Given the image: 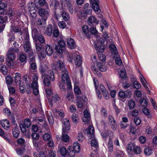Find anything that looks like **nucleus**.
Wrapping results in <instances>:
<instances>
[{
    "instance_id": "1a4fd4ad",
    "label": "nucleus",
    "mask_w": 157,
    "mask_h": 157,
    "mask_svg": "<svg viewBox=\"0 0 157 157\" xmlns=\"http://www.w3.org/2000/svg\"><path fill=\"white\" fill-rule=\"evenodd\" d=\"M48 98L49 102L51 106H53L54 103L60 100L59 96L57 94H54L51 98H49L48 97Z\"/></svg>"
},
{
    "instance_id": "4be33fe9",
    "label": "nucleus",
    "mask_w": 157,
    "mask_h": 157,
    "mask_svg": "<svg viewBox=\"0 0 157 157\" xmlns=\"http://www.w3.org/2000/svg\"><path fill=\"white\" fill-rule=\"evenodd\" d=\"M33 82L31 84V88L33 89L34 88H35L36 87H38V85L37 83V81H38V76L35 75L33 76Z\"/></svg>"
},
{
    "instance_id": "603ef678",
    "label": "nucleus",
    "mask_w": 157,
    "mask_h": 157,
    "mask_svg": "<svg viewBox=\"0 0 157 157\" xmlns=\"http://www.w3.org/2000/svg\"><path fill=\"white\" fill-rule=\"evenodd\" d=\"M62 17L65 21H67L70 18L69 14L66 12H63L62 13Z\"/></svg>"
},
{
    "instance_id": "7c9ffc66",
    "label": "nucleus",
    "mask_w": 157,
    "mask_h": 157,
    "mask_svg": "<svg viewBox=\"0 0 157 157\" xmlns=\"http://www.w3.org/2000/svg\"><path fill=\"white\" fill-rule=\"evenodd\" d=\"M46 19H44V18H43L42 19L38 18L36 21V23L38 26L44 25L46 22Z\"/></svg>"
},
{
    "instance_id": "4468645a",
    "label": "nucleus",
    "mask_w": 157,
    "mask_h": 157,
    "mask_svg": "<svg viewBox=\"0 0 157 157\" xmlns=\"http://www.w3.org/2000/svg\"><path fill=\"white\" fill-rule=\"evenodd\" d=\"M99 21L97 20L95 17L92 16L89 17L88 20V22L89 25L92 24L97 25L98 24Z\"/></svg>"
},
{
    "instance_id": "423d86ee",
    "label": "nucleus",
    "mask_w": 157,
    "mask_h": 157,
    "mask_svg": "<svg viewBox=\"0 0 157 157\" xmlns=\"http://www.w3.org/2000/svg\"><path fill=\"white\" fill-rule=\"evenodd\" d=\"M35 46L36 51L43 58H44L46 57V54L44 52L42 51L43 45L40 43H37L36 41Z\"/></svg>"
},
{
    "instance_id": "79ce46f5",
    "label": "nucleus",
    "mask_w": 157,
    "mask_h": 157,
    "mask_svg": "<svg viewBox=\"0 0 157 157\" xmlns=\"http://www.w3.org/2000/svg\"><path fill=\"white\" fill-rule=\"evenodd\" d=\"M117 157H124L125 155L123 152L120 150H117L114 153Z\"/></svg>"
},
{
    "instance_id": "6e6552de",
    "label": "nucleus",
    "mask_w": 157,
    "mask_h": 157,
    "mask_svg": "<svg viewBox=\"0 0 157 157\" xmlns=\"http://www.w3.org/2000/svg\"><path fill=\"white\" fill-rule=\"evenodd\" d=\"M38 14L40 16L44 18V19H47L49 16V11L45 9L40 8L39 10Z\"/></svg>"
},
{
    "instance_id": "72a5a7b5",
    "label": "nucleus",
    "mask_w": 157,
    "mask_h": 157,
    "mask_svg": "<svg viewBox=\"0 0 157 157\" xmlns=\"http://www.w3.org/2000/svg\"><path fill=\"white\" fill-rule=\"evenodd\" d=\"M21 78L20 74L19 73H16L14 77V81L17 85H18V84L21 83Z\"/></svg>"
},
{
    "instance_id": "680f3d73",
    "label": "nucleus",
    "mask_w": 157,
    "mask_h": 157,
    "mask_svg": "<svg viewBox=\"0 0 157 157\" xmlns=\"http://www.w3.org/2000/svg\"><path fill=\"white\" fill-rule=\"evenodd\" d=\"M37 40H38L40 44H43L45 42L44 38L42 35H39L37 37Z\"/></svg>"
},
{
    "instance_id": "13d9d810",
    "label": "nucleus",
    "mask_w": 157,
    "mask_h": 157,
    "mask_svg": "<svg viewBox=\"0 0 157 157\" xmlns=\"http://www.w3.org/2000/svg\"><path fill=\"white\" fill-rule=\"evenodd\" d=\"M93 4L92 6V8L94 11L98 12V11L100 10L99 4L97 3V4Z\"/></svg>"
},
{
    "instance_id": "f704fd0d",
    "label": "nucleus",
    "mask_w": 157,
    "mask_h": 157,
    "mask_svg": "<svg viewBox=\"0 0 157 157\" xmlns=\"http://www.w3.org/2000/svg\"><path fill=\"white\" fill-rule=\"evenodd\" d=\"M13 45H15L14 46V48H10L9 49V50L13 52H18L19 51V50L17 48L18 46V44L16 42H15L13 43Z\"/></svg>"
},
{
    "instance_id": "a211bd4d",
    "label": "nucleus",
    "mask_w": 157,
    "mask_h": 157,
    "mask_svg": "<svg viewBox=\"0 0 157 157\" xmlns=\"http://www.w3.org/2000/svg\"><path fill=\"white\" fill-rule=\"evenodd\" d=\"M87 130V133L89 135V137H90V139L94 137V129L93 127L92 126H90L88 128Z\"/></svg>"
},
{
    "instance_id": "774afa93",
    "label": "nucleus",
    "mask_w": 157,
    "mask_h": 157,
    "mask_svg": "<svg viewBox=\"0 0 157 157\" xmlns=\"http://www.w3.org/2000/svg\"><path fill=\"white\" fill-rule=\"evenodd\" d=\"M82 30L85 34H87L89 32V28L88 26L84 25L82 28Z\"/></svg>"
},
{
    "instance_id": "6ab92c4d",
    "label": "nucleus",
    "mask_w": 157,
    "mask_h": 157,
    "mask_svg": "<svg viewBox=\"0 0 157 157\" xmlns=\"http://www.w3.org/2000/svg\"><path fill=\"white\" fill-rule=\"evenodd\" d=\"M43 79V82L44 85L49 86L51 85V83L49 79V77L48 75H42Z\"/></svg>"
},
{
    "instance_id": "37998d69",
    "label": "nucleus",
    "mask_w": 157,
    "mask_h": 157,
    "mask_svg": "<svg viewBox=\"0 0 157 157\" xmlns=\"http://www.w3.org/2000/svg\"><path fill=\"white\" fill-rule=\"evenodd\" d=\"M91 69L96 75H98L99 77L101 76V74L100 72L97 70L94 66H92L91 67Z\"/></svg>"
},
{
    "instance_id": "c03bdc74",
    "label": "nucleus",
    "mask_w": 157,
    "mask_h": 157,
    "mask_svg": "<svg viewBox=\"0 0 157 157\" xmlns=\"http://www.w3.org/2000/svg\"><path fill=\"white\" fill-rule=\"evenodd\" d=\"M128 105L130 110L133 109L136 105L135 101L132 100L128 101Z\"/></svg>"
},
{
    "instance_id": "5701e85b",
    "label": "nucleus",
    "mask_w": 157,
    "mask_h": 157,
    "mask_svg": "<svg viewBox=\"0 0 157 157\" xmlns=\"http://www.w3.org/2000/svg\"><path fill=\"white\" fill-rule=\"evenodd\" d=\"M32 35L33 39L36 41L37 37L39 35V33L36 28H32Z\"/></svg>"
},
{
    "instance_id": "864d4df0",
    "label": "nucleus",
    "mask_w": 157,
    "mask_h": 157,
    "mask_svg": "<svg viewBox=\"0 0 157 157\" xmlns=\"http://www.w3.org/2000/svg\"><path fill=\"white\" fill-rule=\"evenodd\" d=\"M60 33L58 29L55 28L53 29L52 32L53 36L55 37H57L59 34Z\"/></svg>"
},
{
    "instance_id": "473e14b6",
    "label": "nucleus",
    "mask_w": 157,
    "mask_h": 157,
    "mask_svg": "<svg viewBox=\"0 0 157 157\" xmlns=\"http://www.w3.org/2000/svg\"><path fill=\"white\" fill-rule=\"evenodd\" d=\"M108 151L110 152H112L113 151V141L110 138L108 143Z\"/></svg>"
},
{
    "instance_id": "39448f33",
    "label": "nucleus",
    "mask_w": 157,
    "mask_h": 157,
    "mask_svg": "<svg viewBox=\"0 0 157 157\" xmlns=\"http://www.w3.org/2000/svg\"><path fill=\"white\" fill-rule=\"evenodd\" d=\"M132 94L131 91L129 90H127L125 91L121 90L118 93L119 96L123 99L130 98Z\"/></svg>"
},
{
    "instance_id": "cd10ccee",
    "label": "nucleus",
    "mask_w": 157,
    "mask_h": 157,
    "mask_svg": "<svg viewBox=\"0 0 157 157\" xmlns=\"http://www.w3.org/2000/svg\"><path fill=\"white\" fill-rule=\"evenodd\" d=\"M15 56L13 52L9 50L7 55V57L6 59L14 60Z\"/></svg>"
},
{
    "instance_id": "c9c22d12",
    "label": "nucleus",
    "mask_w": 157,
    "mask_h": 157,
    "mask_svg": "<svg viewBox=\"0 0 157 157\" xmlns=\"http://www.w3.org/2000/svg\"><path fill=\"white\" fill-rule=\"evenodd\" d=\"M48 66H47L46 65L44 66H41L40 67V68H39V71L42 74V75H46L44 74V73L46 72V71L48 70Z\"/></svg>"
},
{
    "instance_id": "9d476101",
    "label": "nucleus",
    "mask_w": 157,
    "mask_h": 157,
    "mask_svg": "<svg viewBox=\"0 0 157 157\" xmlns=\"http://www.w3.org/2000/svg\"><path fill=\"white\" fill-rule=\"evenodd\" d=\"M77 107L79 108H81L83 107V103L82 101H85V97L84 96H78L77 97Z\"/></svg>"
},
{
    "instance_id": "2f4dec72",
    "label": "nucleus",
    "mask_w": 157,
    "mask_h": 157,
    "mask_svg": "<svg viewBox=\"0 0 157 157\" xmlns=\"http://www.w3.org/2000/svg\"><path fill=\"white\" fill-rule=\"evenodd\" d=\"M135 145L134 143H129L127 146V150L128 152H130L132 151V149L135 147Z\"/></svg>"
},
{
    "instance_id": "0e129e2a",
    "label": "nucleus",
    "mask_w": 157,
    "mask_h": 157,
    "mask_svg": "<svg viewBox=\"0 0 157 157\" xmlns=\"http://www.w3.org/2000/svg\"><path fill=\"white\" fill-rule=\"evenodd\" d=\"M77 138L79 141L82 142L84 139V137L83 134L82 132H79L78 133Z\"/></svg>"
},
{
    "instance_id": "2eb2a0df",
    "label": "nucleus",
    "mask_w": 157,
    "mask_h": 157,
    "mask_svg": "<svg viewBox=\"0 0 157 157\" xmlns=\"http://www.w3.org/2000/svg\"><path fill=\"white\" fill-rule=\"evenodd\" d=\"M46 55L47 54L48 56H51L53 53V49L52 46L49 44H47L45 46Z\"/></svg>"
},
{
    "instance_id": "49530a36",
    "label": "nucleus",
    "mask_w": 157,
    "mask_h": 157,
    "mask_svg": "<svg viewBox=\"0 0 157 157\" xmlns=\"http://www.w3.org/2000/svg\"><path fill=\"white\" fill-rule=\"evenodd\" d=\"M8 19V17L7 16L3 15V16H0V23L3 24L6 22Z\"/></svg>"
},
{
    "instance_id": "052dcab7",
    "label": "nucleus",
    "mask_w": 157,
    "mask_h": 157,
    "mask_svg": "<svg viewBox=\"0 0 157 157\" xmlns=\"http://www.w3.org/2000/svg\"><path fill=\"white\" fill-rule=\"evenodd\" d=\"M11 27L12 30L14 32L17 33L21 32V29L18 28L15 25H12Z\"/></svg>"
},
{
    "instance_id": "4d7b16f0",
    "label": "nucleus",
    "mask_w": 157,
    "mask_h": 157,
    "mask_svg": "<svg viewBox=\"0 0 157 157\" xmlns=\"http://www.w3.org/2000/svg\"><path fill=\"white\" fill-rule=\"evenodd\" d=\"M56 153L55 151L49 150L48 153V157H56Z\"/></svg>"
},
{
    "instance_id": "e2e57ef3",
    "label": "nucleus",
    "mask_w": 157,
    "mask_h": 157,
    "mask_svg": "<svg viewBox=\"0 0 157 157\" xmlns=\"http://www.w3.org/2000/svg\"><path fill=\"white\" fill-rule=\"evenodd\" d=\"M43 138L44 140L45 141L49 140L52 139L51 138L50 136L48 133H45L43 135Z\"/></svg>"
},
{
    "instance_id": "c756f323",
    "label": "nucleus",
    "mask_w": 157,
    "mask_h": 157,
    "mask_svg": "<svg viewBox=\"0 0 157 157\" xmlns=\"http://www.w3.org/2000/svg\"><path fill=\"white\" fill-rule=\"evenodd\" d=\"M94 138H93V139L91 140V144L92 147L95 148L94 150V151L96 150L97 148L98 147V144L97 141Z\"/></svg>"
},
{
    "instance_id": "20e7f679",
    "label": "nucleus",
    "mask_w": 157,
    "mask_h": 157,
    "mask_svg": "<svg viewBox=\"0 0 157 157\" xmlns=\"http://www.w3.org/2000/svg\"><path fill=\"white\" fill-rule=\"evenodd\" d=\"M54 69H55V71H58L60 73H62V72L67 70L63 63L61 60H58L56 62V63L55 67V69H54V67L52 69L53 70Z\"/></svg>"
},
{
    "instance_id": "4c0bfd02",
    "label": "nucleus",
    "mask_w": 157,
    "mask_h": 157,
    "mask_svg": "<svg viewBox=\"0 0 157 157\" xmlns=\"http://www.w3.org/2000/svg\"><path fill=\"white\" fill-rule=\"evenodd\" d=\"M0 71H1L4 75H6L8 72L7 68L5 65H0Z\"/></svg>"
},
{
    "instance_id": "aec40b11",
    "label": "nucleus",
    "mask_w": 157,
    "mask_h": 157,
    "mask_svg": "<svg viewBox=\"0 0 157 157\" xmlns=\"http://www.w3.org/2000/svg\"><path fill=\"white\" fill-rule=\"evenodd\" d=\"M2 126L5 129L8 130L10 127V123L7 120H3L0 122Z\"/></svg>"
},
{
    "instance_id": "09e8293b",
    "label": "nucleus",
    "mask_w": 157,
    "mask_h": 157,
    "mask_svg": "<svg viewBox=\"0 0 157 157\" xmlns=\"http://www.w3.org/2000/svg\"><path fill=\"white\" fill-rule=\"evenodd\" d=\"M144 152L145 154L147 155H149L152 153V150L149 147H146L144 148Z\"/></svg>"
},
{
    "instance_id": "bf43d9fd",
    "label": "nucleus",
    "mask_w": 157,
    "mask_h": 157,
    "mask_svg": "<svg viewBox=\"0 0 157 157\" xmlns=\"http://www.w3.org/2000/svg\"><path fill=\"white\" fill-rule=\"evenodd\" d=\"M101 114L105 117H106L107 115V112L106 109L102 107L101 110Z\"/></svg>"
},
{
    "instance_id": "c85d7f7f",
    "label": "nucleus",
    "mask_w": 157,
    "mask_h": 157,
    "mask_svg": "<svg viewBox=\"0 0 157 157\" xmlns=\"http://www.w3.org/2000/svg\"><path fill=\"white\" fill-rule=\"evenodd\" d=\"M33 142L34 146L37 148H40L43 144V142L41 141H36L33 140Z\"/></svg>"
},
{
    "instance_id": "a878e982",
    "label": "nucleus",
    "mask_w": 157,
    "mask_h": 157,
    "mask_svg": "<svg viewBox=\"0 0 157 157\" xmlns=\"http://www.w3.org/2000/svg\"><path fill=\"white\" fill-rule=\"evenodd\" d=\"M63 124L64 128L66 130L68 131L70 129V126L68 119L65 118L63 120Z\"/></svg>"
},
{
    "instance_id": "7ed1b4c3",
    "label": "nucleus",
    "mask_w": 157,
    "mask_h": 157,
    "mask_svg": "<svg viewBox=\"0 0 157 157\" xmlns=\"http://www.w3.org/2000/svg\"><path fill=\"white\" fill-rule=\"evenodd\" d=\"M65 46V44L64 40H60L56 46L55 49L58 53L61 54L64 51Z\"/></svg>"
},
{
    "instance_id": "bb28decb",
    "label": "nucleus",
    "mask_w": 157,
    "mask_h": 157,
    "mask_svg": "<svg viewBox=\"0 0 157 157\" xmlns=\"http://www.w3.org/2000/svg\"><path fill=\"white\" fill-rule=\"evenodd\" d=\"M67 149L68 150L67 151V153H68L70 157H73L76 152L74 151V149L72 147V146H69Z\"/></svg>"
},
{
    "instance_id": "a18cd8bd",
    "label": "nucleus",
    "mask_w": 157,
    "mask_h": 157,
    "mask_svg": "<svg viewBox=\"0 0 157 157\" xmlns=\"http://www.w3.org/2000/svg\"><path fill=\"white\" fill-rule=\"evenodd\" d=\"M16 13H18L17 11L13 9L9 10L8 12V15L10 17H15Z\"/></svg>"
},
{
    "instance_id": "b1692460",
    "label": "nucleus",
    "mask_w": 157,
    "mask_h": 157,
    "mask_svg": "<svg viewBox=\"0 0 157 157\" xmlns=\"http://www.w3.org/2000/svg\"><path fill=\"white\" fill-rule=\"evenodd\" d=\"M67 43L68 45L71 48H74L75 47V45L74 40L70 38L67 40Z\"/></svg>"
},
{
    "instance_id": "e433bc0d",
    "label": "nucleus",
    "mask_w": 157,
    "mask_h": 157,
    "mask_svg": "<svg viewBox=\"0 0 157 157\" xmlns=\"http://www.w3.org/2000/svg\"><path fill=\"white\" fill-rule=\"evenodd\" d=\"M72 147L76 153H78L80 150V147L78 142H75L73 144Z\"/></svg>"
},
{
    "instance_id": "f257e3e1",
    "label": "nucleus",
    "mask_w": 157,
    "mask_h": 157,
    "mask_svg": "<svg viewBox=\"0 0 157 157\" xmlns=\"http://www.w3.org/2000/svg\"><path fill=\"white\" fill-rule=\"evenodd\" d=\"M73 59L74 61V63L76 66L79 67L82 63V60L80 56L75 54L69 55L68 58V61L70 62H72Z\"/></svg>"
},
{
    "instance_id": "9b49d317",
    "label": "nucleus",
    "mask_w": 157,
    "mask_h": 157,
    "mask_svg": "<svg viewBox=\"0 0 157 157\" xmlns=\"http://www.w3.org/2000/svg\"><path fill=\"white\" fill-rule=\"evenodd\" d=\"M48 150L46 149L44 146L42 147L40 151L39 152V157H48Z\"/></svg>"
},
{
    "instance_id": "f8f14e48",
    "label": "nucleus",
    "mask_w": 157,
    "mask_h": 157,
    "mask_svg": "<svg viewBox=\"0 0 157 157\" xmlns=\"http://www.w3.org/2000/svg\"><path fill=\"white\" fill-rule=\"evenodd\" d=\"M97 66L99 69L101 71H106L107 69V67L105 65L104 63L98 62L97 63Z\"/></svg>"
},
{
    "instance_id": "412c9836",
    "label": "nucleus",
    "mask_w": 157,
    "mask_h": 157,
    "mask_svg": "<svg viewBox=\"0 0 157 157\" xmlns=\"http://www.w3.org/2000/svg\"><path fill=\"white\" fill-rule=\"evenodd\" d=\"M52 25L49 24L48 25L44 33L50 36L52 34Z\"/></svg>"
},
{
    "instance_id": "5fc2aeb1",
    "label": "nucleus",
    "mask_w": 157,
    "mask_h": 157,
    "mask_svg": "<svg viewBox=\"0 0 157 157\" xmlns=\"http://www.w3.org/2000/svg\"><path fill=\"white\" fill-rule=\"evenodd\" d=\"M109 48L115 54H116L117 53V48L114 44H111L109 46Z\"/></svg>"
},
{
    "instance_id": "338daca9",
    "label": "nucleus",
    "mask_w": 157,
    "mask_h": 157,
    "mask_svg": "<svg viewBox=\"0 0 157 157\" xmlns=\"http://www.w3.org/2000/svg\"><path fill=\"white\" fill-rule=\"evenodd\" d=\"M110 125L111 126V128L112 129L114 130H116L117 125L115 120L111 121L110 122Z\"/></svg>"
},
{
    "instance_id": "ea45409f",
    "label": "nucleus",
    "mask_w": 157,
    "mask_h": 157,
    "mask_svg": "<svg viewBox=\"0 0 157 157\" xmlns=\"http://www.w3.org/2000/svg\"><path fill=\"white\" fill-rule=\"evenodd\" d=\"M27 56L24 54H21L19 57V60L21 63L26 62Z\"/></svg>"
},
{
    "instance_id": "393cba45",
    "label": "nucleus",
    "mask_w": 157,
    "mask_h": 157,
    "mask_svg": "<svg viewBox=\"0 0 157 157\" xmlns=\"http://www.w3.org/2000/svg\"><path fill=\"white\" fill-rule=\"evenodd\" d=\"M7 7V5L2 2H0V14L4 13L5 9Z\"/></svg>"
},
{
    "instance_id": "a19ab883",
    "label": "nucleus",
    "mask_w": 157,
    "mask_h": 157,
    "mask_svg": "<svg viewBox=\"0 0 157 157\" xmlns=\"http://www.w3.org/2000/svg\"><path fill=\"white\" fill-rule=\"evenodd\" d=\"M140 102L141 106L144 107H146L147 105V100L143 98H140Z\"/></svg>"
},
{
    "instance_id": "3c124183",
    "label": "nucleus",
    "mask_w": 157,
    "mask_h": 157,
    "mask_svg": "<svg viewBox=\"0 0 157 157\" xmlns=\"http://www.w3.org/2000/svg\"><path fill=\"white\" fill-rule=\"evenodd\" d=\"M60 152L61 154L63 156L66 155L67 154V151L66 148L64 147H62L60 148Z\"/></svg>"
},
{
    "instance_id": "8fccbe9b",
    "label": "nucleus",
    "mask_w": 157,
    "mask_h": 157,
    "mask_svg": "<svg viewBox=\"0 0 157 157\" xmlns=\"http://www.w3.org/2000/svg\"><path fill=\"white\" fill-rule=\"evenodd\" d=\"M27 128L30 127L31 124V122L29 119H25L24 121V123Z\"/></svg>"
},
{
    "instance_id": "0eeeda50",
    "label": "nucleus",
    "mask_w": 157,
    "mask_h": 157,
    "mask_svg": "<svg viewBox=\"0 0 157 157\" xmlns=\"http://www.w3.org/2000/svg\"><path fill=\"white\" fill-rule=\"evenodd\" d=\"M24 43L23 45V47L25 51L27 53H29V56L31 57L33 55V52L31 51V44L29 41H26L23 42Z\"/></svg>"
},
{
    "instance_id": "58836bf2",
    "label": "nucleus",
    "mask_w": 157,
    "mask_h": 157,
    "mask_svg": "<svg viewBox=\"0 0 157 157\" xmlns=\"http://www.w3.org/2000/svg\"><path fill=\"white\" fill-rule=\"evenodd\" d=\"M48 74L47 75L50 78L52 81H53L55 79L54 74L52 70L49 69L48 71Z\"/></svg>"
},
{
    "instance_id": "de8ad7c7",
    "label": "nucleus",
    "mask_w": 157,
    "mask_h": 157,
    "mask_svg": "<svg viewBox=\"0 0 157 157\" xmlns=\"http://www.w3.org/2000/svg\"><path fill=\"white\" fill-rule=\"evenodd\" d=\"M10 59H6L7 65L10 68H12L13 66V60Z\"/></svg>"
},
{
    "instance_id": "6e6d98bb",
    "label": "nucleus",
    "mask_w": 157,
    "mask_h": 157,
    "mask_svg": "<svg viewBox=\"0 0 157 157\" xmlns=\"http://www.w3.org/2000/svg\"><path fill=\"white\" fill-rule=\"evenodd\" d=\"M18 85H19L20 92L21 93H24L25 92V85L22 83H20L18 84Z\"/></svg>"
},
{
    "instance_id": "f3484780",
    "label": "nucleus",
    "mask_w": 157,
    "mask_h": 157,
    "mask_svg": "<svg viewBox=\"0 0 157 157\" xmlns=\"http://www.w3.org/2000/svg\"><path fill=\"white\" fill-rule=\"evenodd\" d=\"M84 117L82 119L83 121L85 122V123H88L90 119V115L87 110H84Z\"/></svg>"
},
{
    "instance_id": "dca6fc26",
    "label": "nucleus",
    "mask_w": 157,
    "mask_h": 157,
    "mask_svg": "<svg viewBox=\"0 0 157 157\" xmlns=\"http://www.w3.org/2000/svg\"><path fill=\"white\" fill-rule=\"evenodd\" d=\"M94 47L95 49L97 51V53H102L105 50L104 46L101 44L100 45L99 44L98 45L97 44H95L94 45Z\"/></svg>"
},
{
    "instance_id": "f03ea898",
    "label": "nucleus",
    "mask_w": 157,
    "mask_h": 157,
    "mask_svg": "<svg viewBox=\"0 0 157 157\" xmlns=\"http://www.w3.org/2000/svg\"><path fill=\"white\" fill-rule=\"evenodd\" d=\"M61 73L62 74L61 75L62 81L66 83L68 87L70 89V88L71 87V84L68 75V71L66 70L62 72V73Z\"/></svg>"
},
{
    "instance_id": "ddd939ff",
    "label": "nucleus",
    "mask_w": 157,
    "mask_h": 157,
    "mask_svg": "<svg viewBox=\"0 0 157 157\" xmlns=\"http://www.w3.org/2000/svg\"><path fill=\"white\" fill-rule=\"evenodd\" d=\"M14 127L13 128L12 131L13 135L14 138H17L19 135V130L17 128V124H14Z\"/></svg>"
},
{
    "instance_id": "69168bd1",
    "label": "nucleus",
    "mask_w": 157,
    "mask_h": 157,
    "mask_svg": "<svg viewBox=\"0 0 157 157\" xmlns=\"http://www.w3.org/2000/svg\"><path fill=\"white\" fill-rule=\"evenodd\" d=\"M20 127L21 131L23 133L25 132L26 131V127L23 124H20Z\"/></svg>"
}]
</instances>
